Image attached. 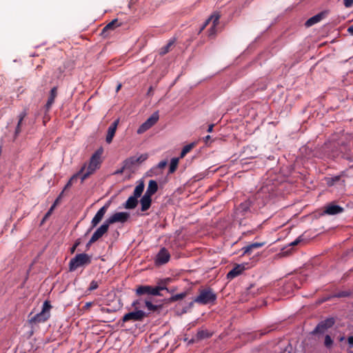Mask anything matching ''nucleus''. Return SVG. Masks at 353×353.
<instances>
[{"label":"nucleus","instance_id":"6e6d98bb","mask_svg":"<svg viewBox=\"0 0 353 353\" xmlns=\"http://www.w3.org/2000/svg\"><path fill=\"white\" fill-rule=\"evenodd\" d=\"M194 303V301L190 303V307H192Z\"/></svg>","mask_w":353,"mask_h":353},{"label":"nucleus","instance_id":"e433bc0d","mask_svg":"<svg viewBox=\"0 0 353 353\" xmlns=\"http://www.w3.org/2000/svg\"><path fill=\"white\" fill-rule=\"evenodd\" d=\"M148 158V154H141L139 157L136 156V159H137V164L138 163H141L145 161Z\"/></svg>","mask_w":353,"mask_h":353},{"label":"nucleus","instance_id":"412c9836","mask_svg":"<svg viewBox=\"0 0 353 353\" xmlns=\"http://www.w3.org/2000/svg\"><path fill=\"white\" fill-rule=\"evenodd\" d=\"M325 213L330 215H335L343 212V208L339 205L330 204L325 210Z\"/></svg>","mask_w":353,"mask_h":353},{"label":"nucleus","instance_id":"2f4dec72","mask_svg":"<svg viewBox=\"0 0 353 353\" xmlns=\"http://www.w3.org/2000/svg\"><path fill=\"white\" fill-rule=\"evenodd\" d=\"M250 207V201H246L241 203L237 210L241 212H246L247 211L249 210Z\"/></svg>","mask_w":353,"mask_h":353},{"label":"nucleus","instance_id":"0eeeda50","mask_svg":"<svg viewBox=\"0 0 353 353\" xmlns=\"http://www.w3.org/2000/svg\"><path fill=\"white\" fill-rule=\"evenodd\" d=\"M136 295L138 296H146L145 298L151 296H163V294L159 293L158 288L152 285H139L135 290Z\"/></svg>","mask_w":353,"mask_h":353},{"label":"nucleus","instance_id":"58836bf2","mask_svg":"<svg viewBox=\"0 0 353 353\" xmlns=\"http://www.w3.org/2000/svg\"><path fill=\"white\" fill-rule=\"evenodd\" d=\"M303 241V238H302V236H299L296 239H295L294 241H292V243H290V245L291 246H295V245H297L298 244H299L301 242H302Z\"/></svg>","mask_w":353,"mask_h":353},{"label":"nucleus","instance_id":"052dcab7","mask_svg":"<svg viewBox=\"0 0 353 353\" xmlns=\"http://www.w3.org/2000/svg\"><path fill=\"white\" fill-rule=\"evenodd\" d=\"M349 353H353V350H352V348H350Z\"/></svg>","mask_w":353,"mask_h":353},{"label":"nucleus","instance_id":"39448f33","mask_svg":"<svg viewBox=\"0 0 353 353\" xmlns=\"http://www.w3.org/2000/svg\"><path fill=\"white\" fill-rule=\"evenodd\" d=\"M91 263V256L85 253L78 254L69 263L70 271L76 270L80 267H83Z\"/></svg>","mask_w":353,"mask_h":353},{"label":"nucleus","instance_id":"f03ea898","mask_svg":"<svg viewBox=\"0 0 353 353\" xmlns=\"http://www.w3.org/2000/svg\"><path fill=\"white\" fill-rule=\"evenodd\" d=\"M141 301L142 298H140L132 303V307L134 310L125 314L121 319L122 323L143 321L145 318L148 316V313L140 310L142 307Z\"/></svg>","mask_w":353,"mask_h":353},{"label":"nucleus","instance_id":"6e6552de","mask_svg":"<svg viewBox=\"0 0 353 353\" xmlns=\"http://www.w3.org/2000/svg\"><path fill=\"white\" fill-rule=\"evenodd\" d=\"M220 14L218 13H214L212 14L203 23V26L201 28L200 32H201L204 28L212 22V26L208 30V37L210 38H214L216 34V26L219 23Z\"/></svg>","mask_w":353,"mask_h":353},{"label":"nucleus","instance_id":"423d86ee","mask_svg":"<svg viewBox=\"0 0 353 353\" xmlns=\"http://www.w3.org/2000/svg\"><path fill=\"white\" fill-rule=\"evenodd\" d=\"M144 183L143 181L140 182L134 188L133 195L130 196L124 204L125 209H134L138 204V198H139L143 190Z\"/></svg>","mask_w":353,"mask_h":353},{"label":"nucleus","instance_id":"2eb2a0df","mask_svg":"<svg viewBox=\"0 0 353 353\" xmlns=\"http://www.w3.org/2000/svg\"><path fill=\"white\" fill-rule=\"evenodd\" d=\"M245 268L244 265L237 264L236 265L228 274L227 279L232 280L239 275L241 274L245 270Z\"/></svg>","mask_w":353,"mask_h":353},{"label":"nucleus","instance_id":"a878e982","mask_svg":"<svg viewBox=\"0 0 353 353\" xmlns=\"http://www.w3.org/2000/svg\"><path fill=\"white\" fill-rule=\"evenodd\" d=\"M85 165H83L82 166V168L80 169V170L76 173L75 174H74L71 178L68 181V182L66 183L65 188H64V190L65 189H68L69 188L71 187V185H72V183L77 181V179L80 177L81 179V176H82V173L83 172V171L85 170Z\"/></svg>","mask_w":353,"mask_h":353},{"label":"nucleus","instance_id":"603ef678","mask_svg":"<svg viewBox=\"0 0 353 353\" xmlns=\"http://www.w3.org/2000/svg\"><path fill=\"white\" fill-rule=\"evenodd\" d=\"M210 138H211V137H210V135H207L206 137H205L203 138V140H204L205 143H208V141L210 139Z\"/></svg>","mask_w":353,"mask_h":353},{"label":"nucleus","instance_id":"20e7f679","mask_svg":"<svg viewBox=\"0 0 353 353\" xmlns=\"http://www.w3.org/2000/svg\"><path fill=\"white\" fill-rule=\"evenodd\" d=\"M216 300V294L210 288H205L199 290V294L194 299V302L199 305L214 304Z\"/></svg>","mask_w":353,"mask_h":353},{"label":"nucleus","instance_id":"a19ab883","mask_svg":"<svg viewBox=\"0 0 353 353\" xmlns=\"http://www.w3.org/2000/svg\"><path fill=\"white\" fill-rule=\"evenodd\" d=\"M345 8H351L353 6V0H343Z\"/></svg>","mask_w":353,"mask_h":353},{"label":"nucleus","instance_id":"4be33fe9","mask_svg":"<svg viewBox=\"0 0 353 353\" xmlns=\"http://www.w3.org/2000/svg\"><path fill=\"white\" fill-rule=\"evenodd\" d=\"M141 205V211L145 212L147 211L151 206L152 204V196L144 194L140 200Z\"/></svg>","mask_w":353,"mask_h":353},{"label":"nucleus","instance_id":"aec40b11","mask_svg":"<svg viewBox=\"0 0 353 353\" xmlns=\"http://www.w3.org/2000/svg\"><path fill=\"white\" fill-rule=\"evenodd\" d=\"M172 279L171 278H165L163 279H160L157 281V285H155L157 288H158L159 293H161V292L163 290H166L170 292V290L167 288L168 285L172 281Z\"/></svg>","mask_w":353,"mask_h":353},{"label":"nucleus","instance_id":"f8f14e48","mask_svg":"<svg viewBox=\"0 0 353 353\" xmlns=\"http://www.w3.org/2000/svg\"><path fill=\"white\" fill-rule=\"evenodd\" d=\"M170 254L169 252L163 248L160 250L155 259V263L157 265H163L169 261Z\"/></svg>","mask_w":353,"mask_h":353},{"label":"nucleus","instance_id":"37998d69","mask_svg":"<svg viewBox=\"0 0 353 353\" xmlns=\"http://www.w3.org/2000/svg\"><path fill=\"white\" fill-rule=\"evenodd\" d=\"M93 303L92 302H87L84 306L83 307V310L85 311V310H89V308L92 305Z\"/></svg>","mask_w":353,"mask_h":353},{"label":"nucleus","instance_id":"f3484780","mask_svg":"<svg viewBox=\"0 0 353 353\" xmlns=\"http://www.w3.org/2000/svg\"><path fill=\"white\" fill-rule=\"evenodd\" d=\"M119 119L114 121L109 127L108 129V134L106 136L105 141L108 143H110L112 141L113 137L115 134L118 124H119Z\"/></svg>","mask_w":353,"mask_h":353},{"label":"nucleus","instance_id":"ddd939ff","mask_svg":"<svg viewBox=\"0 0 353 353\" xmlns=\"http://www.w3.org/2000/svg\"><path fill=\"white\" fill-rule=\"evenodd\" d=\"M109 228V225L105 221L92 234L90 239V243H94L105 234Z\"/></svg>","mask_w":353,"mask_h":353},{"label":"nucleus","instance_id":"c9c22d12","mask_svg":"<svg viewBox=\"0 0 353 353\" xmlns=\"http://www.w3.org/2000/svg\"><path fill=\"white\" fill-rule=\"evenodd\" d=\"M324 343L327 347H330L332 345L333 340L332 339L330 335L325 336Z\"/></svg>","mask_w":353,"mask_h":353},{"label":"nucleus","instance_id":"dca6fc26","mask_svg":"<svg viewBox=\"0 0 353 353\" xmlns=\"http://www.w3.org/2000/svg\"><path fill=\"white\" fill-rule=\"evenodd\" d=\"M212 335V334L211 332H210L208 330H201L198 331L196 336L194 337H193L189 341V343H193L194 342H196V341H199L201 340L208 339V338L211 337Z\"/></svg>","mask_w":353,"mask_h":353},{"label":"nucleus","instance_id":"c85d7f7f","mask_svg":"<svg viewBox=\"0 0 353 353\" xmlns=\"http://www.w3.org/2000/svg\"><path fill=\"white\" fill-rule=\"evenodd\" d=\"M159 112H154L146 121L145 123H148L150 128H152L159 120Z\"/></svg>","mask_w":353,"mask_h":353},{"label":"nucleus","instance_id":"1a4fd4ad","mask_svg":"<svg viewBox=\"0 0 353 353\" xmlns=\"http://www.w3.org/2000/svg\"><path fill=\"white\" fill-rule=\"evenodd\" d=\"M130 218V214L126 212H116L112 216H110L108 219H107L105 221L110 225L115 223H123L126 222Z\"/></svg>","mask_w":353,"mask_h":353},{"label":"nucleus","instance_id":"72a5a7b5","mask_svg":"<svg viewBox=\"0 0 353 353\" xmlns=\"http://www.w3.org/2000/svg\"><path fill=\"white\" fill-rule=\"evenodd\" d=\"M150 128V125H148V123H145V121L142 123L140 127L138 128L137 130V133L138 134H143V132H145V131H147L148 130H149Z\"/></svg>","mask_w":353,"mask_h":353},{"label":"nucleus","instance_id":"f704fd0d","mask_svg":"<svg viewBox=\"0 0 353 353\" xmlns=\"http://www.w3.org/2000/svg\"><path fill=\"white\" fill-rule=\"evenodd\" d=\"M185 296H186V293L183 292V293L177 294H175V295L171 296L170 300V301H176L181 300V299H184Z\"/></svg>","mask_w":353,"mask_h":353},{"label":"nucleus","instance_id":"a18cd8bd","mask_svg":"<svg viewBox=\"0 0 353 353\" xmlns=\"http://www.w3.org/2000/svg\"><path fill=\"white\" fill-rule=\"evenodd\" d=\"M347 342L350 345V348H353V336H350L347 338Z\"/></svg>","mask_w":353,"mask_h":353},{"label":"nucleus","instance_id":"9d476101","mask_svg":"<svg viewBox=\"0 0 353 353\" xmlns=\"http://www.w3.org/2000/svg\"><path fill=\"white\" fill-rule=\"evenodd\" d=\"M335 323L334 318H327L324 321H321L315 327L313 331L314 334H321L323 333L328 328L332 327Z\"/></svg>","mask_w":353,"mask_h":353},{"label":"nucleus","instance_id":"4c0bfd02","mask_svg":"<svg viewBox=\"0 0 353 353\" xmlns=\"http://www.w3.org/2000/svg\"><path fill=\"white\" fill-rule=\"evenodd\" d=\"M98 287H99L98 282L96 281H92L90 284L88 290L90 291H93V290L97 289Z\"/></svg>","mask_w":353,"mask_h":353},{"label":"nucleus","instance_id":"4468645a","mask_svg":"<svg viewBox=\"0 0 353 353\" xmlns=\"http://www.w3.org/2000/svg\"><path fill=\"white\" fill-rule=\"evenodd\" d=\"M27 115H28V112L26 110H23L18 115V122H17V124L15 128L14 132V140L19 137V135L21 132V131H22L21 127L23 125V121L26 117Z\"/></svg>","mask_w":353,"mask_h":353},{"label":"nucleus","instance_id":"79ce46f5","mask_svg":"<svg viewBox=\"0 0 353 353\" xmlns=\"http://www.w3.org/2000/svg\"><path fill=\"white\" fill-rule=\"evenodd\" d=\"M126 169H128V168H125V164L123 163V167L117 170H116L114 174H121L123 172V171Z\"/></svg>","mask_w":353,"mask_h":353},{"label":"nucleus","instance_id":"7c9ffc66","mask_svg":"<svg viewBox=\"0 0 353 353\" xmlns=\"http://www.w3.org/2000/svg\"><path fill=\"white\" fill-rule=\"evenodd\" d=\"M179 163V159L178 158H173L171 159L170 168H169V172L173 173L176 171L177 166Z\"/></svg>","mask_w":353,"mask_h":353},{"label":"nucleus","instance_id":"ea45409f","mask_svg":"<svg viewBox=\"0 0 353 353\" xmlns=\"http://www.w3.org/2000/svg\"><path fill=\"white\" fill-rule=\"evenodd\" d=\"M349 295V293L347 292H340L334 295V297L341 298V297H345Z\"/></svg>","mask_w":353,"mask_h":353},{"label":"nucleus","instance_id":"13d9d810","mask_svg":"<svg viewBox=\"0 0 353 353\" xmlns=\"http://www.w3.org/2000/svg\"><path fill=\"white\" fill-rule=\"evenodd\" d=\"M59 198H57V199H56V201H54V203H55V205L58 203V201H59Z\"/></svg>","mask_w":353,"mask_h":353},{"label":"nucleus","instance_id":"7ed1b4c3","mask_svg":"<svg viewBox=\"0 0 353 353\" xmlns=\"http://www.w3.org/2000/svg\"><path fill=\"white\" fill-rule=\"evenodd\" d=\"M52 305L48 301H44L41 311L30 317L28 320V323L33 329L35 325L46 322L50 317V309Z\"/></svg>","mask_w":353,"mask_h":353},{"label":"nucleus","instance_id":"c03bdc74","mask_svg":"<svg viewBox=\"0 0 353 353\" xmlns=\"http://www.w3.org/2000/svg\"><path fill=\"white\" fill-rule=\"evenodd\" d=\"M167 165V162L165 161H162L159 163L158 168L160 169L164 168Z\"/></svg>","mask_w":353,"mask_h":353},{"label":"nucleus","instance_id":"a211bd4d","mask_svg":"<svg viewBox=\"0 0 353 353\" xmlns=\"http://www.w3.org/2000/svg\"><path fill=\"white\" fill-rule=\"evenodd\" d=\"M325 12H321L307 19L305 23V26L307 28L310 27L321 21L325 17Z\"/></svg>","mask_w":353,"mask_h":353},{"label":"nucleus","instance_id":"4d7b16f0","mask_svg":"<svg viewBox=\"0 0 353 353\" xmlns=\"http://www.w3.org/2000/svg\"><path fill=\"white\" fill-rule=\"evenodd\" d=\"M79 243H80L79 241H77V242H75V243L74 245H77V247L79 245Z\"/></svg>","mask_w":353,"mask_h":353},{"label":"nucleus","instance_id":"473e14b6","mask_svg":"<svg viewBox=\"0 0 353 353\" xmlns=\"http://www.w3.org/2000/svg\"><path fill=\"white\" fill-rule=\"evenodd\" d=\"M174 44V41H170L168 43L167 45H165V46L162 47L160 50V54L161 55H164L165 54H167L170 50V48L172 46V45Z\"/></svg>","mask_w":353,"mask_h":353},{"label":"nucleus","instance_id":"864d4df0","mask_svg":"<svg viewBox=\"0 0 353 353\" xmlns=\"http://www.w3.org/2000/svg\"><path fill=\"white\" fill-rule=\"evenodd\" d=\"M121 88V84H119L116 88V92H118Z\"/></svg>","mask_w":353,"mask_h":353},{"label":"nucleus","instance_id":"5fc2aeb1","mask_svg":"<svg viewBox=\"0 0 353 353\" xmlns=\"http://www.w3.org/2000/svg\"><path fill=\"white\" fill-rule=\"evenodd\" d=\"M77 248V245H74L71 248V252H74L75 249Z\"/></svg>","mask_w":353,"mask_h":353},{"label":"nucleus","instance_id":"393cba45","mask_svg":"<svg viewBox=\"0 0 353 353\" xmlns=\"http://www.w3.org/2000/svg\"><path fill=\"white\" fill-rule=\"evenodd\" d=\"M158 190V184L156 181L150 180L149 181L148 185L145 194L152 196Z\"/></svg>","mask_w":353,"mask_h":353},{"label":"nucleus","instance_id":"6ab92c4d","mask_svg":"<svg viewBox=\"0 0 353 353\" xmlns=\"http://www.w3.org/2000/svg\"><path fill=\"white\" fill-rule=\"evenodd\" d=\"M265 243H266L265 241L260 242V243L256 242V243H252L247 246L243 247L241 249V250L243 251V255L250 254L254 249L260 248L263 247V245H265Z\"/></svg>","mask_w":353,"mask_h":353},{"label":"nucleus","instance_id":"cd10ccee","mask_svg":"<svg viewBox=\"0 0 353 353\" xmlns=\"http://www.w3.org/2000/svg\"><path fill=\"white\" fill-rule=\"evenodd\" d=\"M120 23H119L118 20L114 19L109 23H108L103 29L102 34H105V32L110 30H114L116 27L120 26Z\"/></svg>","mask_w":353,"mask_h":353},{"label":"nucleus","instance_id":"b1692460","mask_svg":"<svg viewBox=\"0 0 353 353\" xmlns=\"http://www.w3.org/2000/svg\"><path fill=\"white\" fill-rule=\"evenodd\" d=\"M142 301L144 302L145 307L149 311V312H148V314L152 312H154L159 311L161 308V305L153 304L151 298H145L144 299H142L141 302Z\"/></svg>","mask_w":353,"mask_h":353},{"label":"nucleus","instance_id":"bf43d9fd","mask_svg":"<svg viewBox=\"0 0 353 353\" xmlns=\"http://www.w3.org/2000/svg\"><path fill=\"white\" fill-rule=\"evenodd\" d=\"M93 243H90V241L87 244V247H89L91 244H92Z\"/></svg>","mask_w":353,"mask_h":353},{"label":"nucleus","instance_id":"f257e3e1","mask_svg":"<svg viewBox=\"0 0 353 353\" xmlns=\"http://www.w3.org/2000/svg\"><path fill=\"white\" fill-rule=\"evenodd\" d=\"M103 152V149L102 148H99L90 157L88 165L87 166L86 164L84 165H85V169L82 173L81 183L92 174L97 170L99 169L102 163L101 157Z\"/></svg>","mask_w":353,"mask_h":353},{"label":"nucleus","instance_id":"49530a36","mask_svg":"<svg viewBox=\"0 0 353 353\" xmlns=\"http://www.w3.org/2000/svg\"><path fill=\"white\" fill-rule=\"evenodd\" d=\"M54 207H55V203H54V204L51 206L50 209V210H48V212L46 213V216H45V218H46L47 216H48L52 213V210H54Z\"/></svg>","mask_w":353,"mask_h":353},{"label":"nucleus","instance_id":"c756f323","mask_svg":"<svg viewBox=\"0 0 353 353\" xmlns=\"http://www.w3.org/2000/svg\"><path fill=\"white\" fill-rule=\"evenodd\" d=\"M123 163L125 164V168H128V169H131L132 166L137 164V161L136 159V156L131 157L127 159H125Z\"/></svg>","mask_w":353,"mask_h":353},{"label":"nucleus","instance_id":"3c124183","mask_svg":"<svg viewBox=\"0 0 353 353\" xmlns=\"http://www.w3.org/2000/svg\"><path fill=\"white\" fill-rule=\"evenodd\" d=\"M214 124H211L208 126V132H211L213 130Z\"/></svg>","mask_w":353,"mask_h":353},{"label":"nucleus","instance_id":"8fccbe9b","mask_svg":"<svg viewBox=\"0 0 353 353\" xmlns=\"http://www.w3.org/2000/svg\"><path fill=\"white\" fill-rule=\"evenodd\" d=\"M348 32H350L351 34H353V25L350 26L347 29Z\"/></svg>","mask_w":353,"mask_h":353},{"label":"nucleus","instance_id":"bb28decb","mask_svg":"<svg viewBox=\"0 0 353 353\" xmlns=\"http://www.w3.org/2000/svg\"><path fill=\"white\" fill-rule=\"evenodd\" d=\"M196 143L195 142L190 143L185 145L180 154V158H183L188 152H190L195 146Z\"/></svg>","mask_w":353,"mask_h":353},{"label":"nucleus","instance_id":"09e8293b","mask_svg":"<svg viewBox=\"0 0 353 353\" xmlns=\"http://www.w3.org/2000/svg\"><path fill=\"white\" fill-rule=\"evenodd\" d=\"M101 311L102 312H106V313H110V312H112V310H111L110 309H109V308H107V307H102V308L101 309Z\"/></svg>","mask_w":353,"mask_h":353},{"label":"nucleus","instance_id":"680f3d73","mask_svg":"<svg viewBox=\"0 0 353 353\" xmlns=\"http://www.w3.org/2000/svg\"><path fill=\"white\" fill-rule=\"evenodd\" d=\"M352 167L353 168V165H352Z\"/></svg>","mask_w":353,"mask_h":353},{"label":"nucleus","instance_id":"9b49d317","mask_svg":"<svg viewBox=\"0 0 353 353\" xmlns=\"http://www.w3.org/2000/svg\"><path fill=\"white\" fill-rule=\"evenodd\" d=\"M110 203L108 202L106 203L102 208H101L95 216L93 217L92 221H91V229L95 228L102 220L105 214L108 211L109 207H110Z\"/></svg>","mask_w":353,"mask_h":353},{"label":"nucleus","instance_id":"de8ad7c7","mask_svg":"<svg viewBox=\"0 0 353 353\" xmlns=\"http://www.w3.org/2000/svg\"><path fill=\"white\" fill-rule=\"evenodd\" d=\"M341 179V176H335L334 177L332 178V183H334L335 182L339 181Z\"/></svg>","mask_w":353,"mask_h":353},{"label":"nucleus","instance_id":"5701e85b","mask_svg":"<svg viewBox=\"0 0 353 353\" xmlns=\"http://www.w3.org/2000/svg\"><path fill=\"white\" fill-rule=\"evenodd\" d=\"M57 96V87H53L50 92V95L48 97L47 103L45 105L47 111L49 110L50 109V108L52 107Z\"/></svg>","mask_w":353,"mask_h":353}]
</instances>
